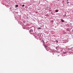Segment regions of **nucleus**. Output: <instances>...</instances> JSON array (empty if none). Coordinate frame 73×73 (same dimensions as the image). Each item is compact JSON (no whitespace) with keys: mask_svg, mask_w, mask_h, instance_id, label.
<instances>
[{"mask_svg":"<svg viewBox=\"0 0 73 73\" xmlns=\"http://www.w3.org/2000/svg\"><path fill=\"white\" fill-rule=\"evenodd\" d=\"M42 42H43V44H45V42H44V40H42Z\"/></svg>","mask_w":73,"mask_h":73,"instance_id":"nucleus-1","label":"nucleus"},{"mask_svg":"<svg viewBox=\"0 0 73 73\" xmlns=\"http://www.w3.org/2000/svg\"><path fill=\"white\" fill-rule=\"evenodd\" d=\"M61 21H62V22H63V23H64V21L63 20V19H62Z\"/></svg>","mask_w":73,"mask_h":73,"instance_id":"nucleus-2","label":"nucleus"},{"mask_svg":"<svg viewBox=\"0 0 73 73\" xmlns=\"http://www.w3.org/2000/svg\"><path fill=\"white\" fill-rule=\"evenodd\" d=\"M44 46H45V48H47V46H46V45H44Z\"/></svg>","mask_w":73,"mask_h":73,"instance_id":"nucleus-3","label":"nucleus"},{"mask_svg":"<svg viewBox=\"0 0 73 73\" xmlns=\"http://www.w3.org/2000/svg\"><path fill=\"white\" fill-rule=\"evenodd\" d=\"M55 12H58V10H55Z\"/></svg>","mask_w":73,"mask_h":73,"instance_id":"nucleus-4","label":"nucleus"},{"mask_svg":"<svg viewBox=\"0 0 73 73\" xmlns=\"http://www.w3.org/2000/svg\"><path fill=\"white\" fill-rule=\"evenodd\" d=\"M32 31H33V30H31L29 31V32H32Z\"/></svg>","mask_w":73,"mask_h":73,"instance_id":"nucleus-5","label":"nucleus"},{"mask_svg":"<svg viewBox=\"0 0 73 73\" xmlns=\"http://www.w3.org/2000/svg\"><path fill=\"white\" fill-rule=\"evenodd\" d=\"M18 5H15L16 7H18Z\"/></svg>","mask_w":73,"mask_h":73,"instance_id":"nucleus-6","label":"nucleus"},{"mask_svg":"<svg viewBox=\"0 0 73 73\" xmlns=\"http://www.w3.org/2000/svg\"><path fill=\"white\" fill-rule=\"evenodd\" d=\"M38 29H41V27H39L38 28Z\"/></svg>","mask_w":73,"mask_h":73,"instance_id":"nucleus-7","label":"nucleus"},{"mask_svg":"<svg viewBox=\"0 0 73 73\" xmlns=\"http://www.w3.org/2000/svg\"><path fill=\"white\" fill-rule=\"evenodd\" d=\"M56 43H58V41H57V40H56Z\"/></svg>","mask_w":73,"mask_h":73,"instance_id":"nucleus-8","label":"nucleus"},{"mask_svg":"<svg viewBox=\"0 0 73 73\" xmlns=\"http://www.w3.org/2000/svg\"><path fill=\"white\" fill-rule=\"evenodd\" d=\"M24 6H25V5H22V7H24Z\"/></svg>","mask_w":73,"mask_h":73,"instance_id":"nucleus-9","label":"nucleus"},{"mask_svg":"<svg viewBox=\"0 0 73 73\" xmlns=\"http://www.w3.org/2000/svg\"><path fill=\"white\" fill-rule=\"evenodd\" d=\"M57 47H56V49H57Z\"/></svg>","mask_w":73,"mask_h":73,"instance_id":"nucleus-10","label":"nucleus"},{"mask_svg":"<svg viewBox=\"0 0 73 73\" xmlns=\"http://www.w3.org/2000/svg\"><path fill=\"white\" fill-rule=\"evenodd\" d=\"M68 2H67V4H68Z\"/></svg>","mask_w":73,"mask_h":73,"instance_id":"nucleus-11","label":"nucleus"}]
</instances>
